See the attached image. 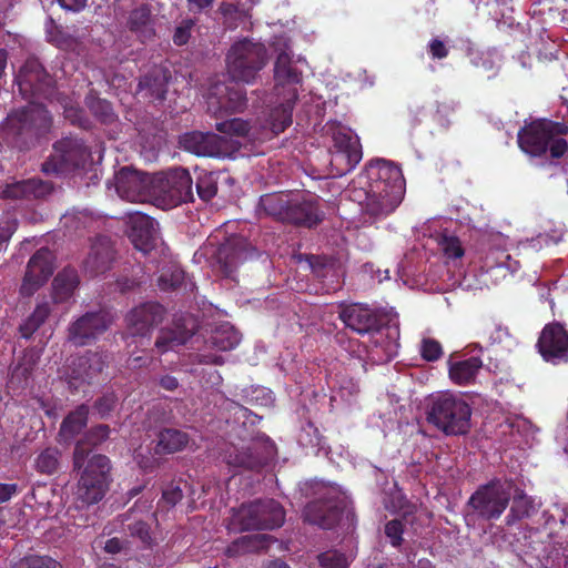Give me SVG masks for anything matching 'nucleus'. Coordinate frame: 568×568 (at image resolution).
Wrapping results in <instances>:
<instances>
[{
	"label": "nucleus",
	"mask_w": 568,
	"mask_h": 568,
	"mask_svg": "<svg viewBox=\"0 0 568 568\" xmlns=\"http://www.w3.org/2000/svg\"><path fill=\"white\" fill-rule=\"evenodd\" d=\"M364 212L374 219H383L393 213L402 203L406 183L402 169L392 161L375 159L354 180Z\"/></svg>",
	"instance_id": "obj_1"
},
{
	"label": "nucleus",
	"mask_w": 568,
	"mask_h": 568,
	"mask_svg": "<svg viewBox=\"0 0 568 568\" xmlns=\"http://www.w3.org/2000/svg\"><path fill=\"white\" fill-rule=\"evenodd\" d=\"M53 124L49 110L38 102L12 110L6 118L1 135L11 149L26 152L47 139Z\"/></svg>",
	"instance_id": "obj_2"
},
{
	"label": "nucleus",
	"mask_w": 568,
	"mask_h": 568,
	"mask_svg": "<svg viewBox=\"0 0 568 568\" xmlns=\"http://www.w3.org/2000/svg\"><path fill=\"white\" fill-rule=\"evenodd\" d=\"M257 211L277 222L305 229H313L324 220L318 199L300 192L263 194Z\"/></svg>",
	"instance_id": "obj_3"
},
{
	"label": "nucleus",
	"mask_w": 568,
	"mask_h": 568,
	"mask_svg": "<svg viewBox=\"0 0 568 568\" xmlns=\"http://www.w3.org/2000/svg\"><path fill=\"white\" fill-rule=\"evenodd\" d=\"M518 148L529 158L549 156V165L568 155V123L547 118L535 119L517 133Z\"/></svg>",
	"instance_id": "obj_4"
},
{
	"label": "nucleus",
	"mask_w": 568,
	"mask_h": 568,
	"mask_svg": "<svg viewBox=\"0 0 568 568\" xmlns=\"http://www.w3.org/2000/svg\"><path fill=\"white\" fill-rule=\"evenodd\" d=\"M339 320L345 324L346 327L353 332L364 335L371 334L374 338L375 349L368 351L367 347L361 344L357 339L348 341V351L353 357L363 361V355L367 354L369 359L374 363L388 362L392 358L390 347L392 344L388 342L386 346H381L383 354L378 353L379 341L382 334L379 332L383 326L382 318L379 315L363 304L354 303L346 305L339 312Z\"/></svg>",
	"instance_id": "obj_5"
},
{
	"label": "nucleus",
	"mask_w": 568,
	"mask_h": 568,
	"mask_svg": "<svg viewBox=\"0 0 568 568\" xmlns=\"http://www.w3.org/2000/svg\"><path fill=\"white\" fill-rule=\"evenodd\" d=\"M471 408L459 396L443 393L430 398L427 422L448 436L465 435L470 429Z\"/></svg>",
	"instance_id": "obj_6"
},
{
	"label": "nucleus",
	"mask_w": 568,
	"mask_h": 568,
	"mask_svg": "<svg viewBox=\"0 0 568 568\" xmlns=\"http://www.w3.org/2000/svg\"><path fill=\"white\" fill-rule=\"evenodd\" d=\"M267 63V51L263 43L243 39L227 52L226 68L233 81L254 83Z\"/></svg>",
	"instance_id": "obj_7"
},
{
	"label": "nucleus",
	"mask_w": 568,
	"mask_h": 568,
	"mask_svg": "<svg viewBox=\"0 0 568 568\" xmlns=\"http://www.w3.org/2000/svg\"><path fill=\"white\" fill-rule=\"evenodd\" d=\"M285 521V510L275 499H256L234 510L231 525L241 531L273 530Z\"/></svg>",
	"instance_id": "obj_8"
},
{
	"label": "nucleus",
	"mask_w": 568,
	"mask_h": 568,
	"mask_svg": "<svg viewBox=\"0 0 568 568\" xmlns=\"http://www.w3.org/2000/svg\"><path fill=\"white\" fill-rule=\"evenodd\" d=\"M514 485L511 479L494 478L478 486L467 506L483 520H497L509 505Z\"/></svg>",
	"instance_id": "obj_9"
},
{
	"label": "nucleus",
	"mask_w": 568,
	"mask_h": 568,
	"mask_svg": "<svg viewBox=\"0 0 568 568\" xmlns=\"http://www.w3.org/2000/svg\"><path fill=\"white\" fill-rule=\"evenodd\" d=\"M111 462L105 455H93L84 466L78 481L75 498L82 506L100 503L110 488Z\"/></svg>",
	"instance_id": "obj_10"
},
{
	"label": "nucleus",
	"mask_w": 568,
	"mask_h": 568,
	"mask_svg": "<svg viewBox=\"0 0 568 568\" xmlns=\"http://www.w3.org/2000/svg\"><path fill=\"white\" fill-rule=\"evenodd\" d=\"M320 497L310 501L303 510L304 521L316 525L323 529L334 528L344 513V501L333 486L322 481L312 485Z\"/></svg>",
	"instance_id": "obj_11"
},
{
	"label": "nucleus",
	"mask_w": 568,
	"mask_h": 568,
	"mask_svg": "<svg viewBox=\"0 0 568 568\" xmlns=\"http://www.w3.org/2000/svg\"><path fill=\"white\" fill-rule=\"evenodd\" d=\"M328 132L334 148L331 164L336 166L337 175H344L351 172L363 158L359 138L339 122L329 123Z\"/></svg>",
	"instance_id": "obj_12"
},
{
	"label": "nucleus",
	"mask_w": 568,
	"mask_h": 568,
	"mask_svg": "<svg viewBox=\"0 0 568 568\" xmlns=\"http://www.w3.org/2000/svg\"><path fill=\"white\" fill-rule=\"evenodd\" d=\"M16 83L23 99L53 101L58 95L53 78L36 58L24 62L16 77Z\"/></svg>",
	"instance_id": "obj_13"
},
{
	"label": "nucleus",
	"mask_w": 568,
	"mask_h": 568,
	"mask_svg": "<svg viewBox=\"0 0 568 568\" xmlns=\"http://www.w3.org/2000/svg\"><path fill=\"white\" fill-rule=\"evenodd\" d=\"M53 149L54 155L42 163V172L45 174H58L81 168L89 156L87 146L78 138H63L53 144Z\"/></svg>",
	"instance_id": "obj_14"
},
{
	"label": "nucleus",
	"mask_w": 568,
	"mask_h": 568,
	"mask_svg": "<svg viewBox=\"0 0 568 568\" xmlns=\"http://www.w3.org/2000/svg\"><path fill=\"white\" fill-rule=\"evenodd\" d=\"M207 111L216 119L243 112L247 106L246 91L234 83H214L207 93Z\"/></svg>",
	"instance_id": "obj_15"
},
{
	"label": "nucleus",
	"mask_w": 568,
	"mask_h": 568,
	"mask_svg": "<svg viewBox=\"0 0 568 568\" xmlns=\"http://www.w3.org/2000/svg\"><path fill=\"white\" fill-rule=\"evenodd\" d=\"M111 323L112 317L105 310L87 312L69 325L68 341L75 346L90 345L108 331Z\"/></svg>",
	"instance_id": "obj_16"
},
{
	"label": "nucleus",
	"mask_w": 568,
	"mask_h": 568,
	"mask_svg": "<svg viewBox=\"0 0 568 568\" xmlns=\"http://www.w3.org/2000/svg\"><path fill=\"white\" fill-rule=\"evenodd\" d=\"M54 272V255L48 247L39 248L29 260L20 285L22 297H31L52 276Z\"/></svg>",
	"instance_id": "obj_17"
},
{
	"label": "nucleus",
	"mask_w": 568,
	"mask_h": 568,
	"mask_svg": "<svg viewBox=\"0 0 568 568\" xmlns=\"http://www.w3.org/2000/svg\"><path fill=\"white\" fill-rule=\"evenodd\" d=\"M166 316V308L159 302H144L125 315L126 329L131 336L150 337Z\"/></svg>",
	"instance_id": "obj_18"
},
{
	"label": "nucleus",
	"mask_w": 568,
	"mask_h": 568,
	"mask_svg": "<svg viewBox=\"0 0 568 568\" xmlns=\"http://www.w3.org/2000/svg\"><path fill=\"white\" fill-rule=\"evenodd\" d=\"M542 359L554 365L568 362V331L559 322L545 325L536 344Z\"/></svg>",
	"instance_id": "obj_19"
},
{
	"label": "nucleus",
	"mask_w": 568,
	"mask_h": 568,
	"mask_svg": "<svg viewBox=\"0 0 568 568\" xmlns=\"http://www.w3.org/2000/svg\"><path fill=\"white\" fill-rule=\"evenodd\" d=\"M277 53L274 64V79L276 85H296L302 82V72L293 65V51L291 39L286 34L275 36L271 43Z\"/></svg>",
	"instance_id": "obj_20"
},
{
	"label": "nucleus",
	"mask_w": 568,
	"mask_h": 568,
	"mask_svg": "<svg viewBox=\"0 0 568 568\" xmlns=\"http://www.w3.org/2000/svg\"><path fill=\"white\" fill-rule=\"evenodd\" d=\"M275 446L270 439L253 442L241 449H234L227 455V464L248 470H260L274 457Z\"/></svg>",
	"instance_id": "obj_21"
},
{
	"label": "nucleus",
	"mask_w": 568,
	"mask_h": 568,
	"mask_svg": "<svg viewBox=\"0 0 568 568\" xmlns=\"http://www.w3.org/2000/svg\"><path fill=\"white\" fill-rule=\"evenodd\" d=\"M150 176L124 166L115 174V190L119 196L129 202H145L150 197Z\"/></svg>",
	"instance_id": "obj_22"
},
{
	"label": "nucleus",
	"mask_w": 568,
	"mask_h": 568,
	"mask_svg": "<svg viewBox=\"0 0 568 568\" xmlns=\"http://www.w3.org/2000/svg\"><path fill=\"white\" fill-rule=\"evenodd\" d=\"M161 191L175 204L193 201L192 178L184 168H172L158 178Z\"/></svg>",
	"instance_id": "obj_23"
},
{
	"label": "nucleus",
	"mask_w": 568,
	"mask_h": 568,
	"mask_svg": "<svg viewBox=\"0 0 568 568\" xmlns=\"http://www.w3.org/2000/svg\"><path fill=\"white\" fill-rule=\"evenodd\" d=\"M179 144L181 149L196 156L220 158L224 153L222 139L210 132H186L180 136Z\"/></svg>",
	"instance_id": "obj_24"
},
{
	"label": "nucleus",
	"mask_w": 568,
	"mask_h": 568,
	"mask_svg": "<svg viewBox=\"0 0 568 568\" xmlns=\"http://www.w3.org/2000/svg\"><path fill=\"white\" fill-rule=\"evenodd\" d=\"M155 224V220L144 213L134 212L129 215L128 235L136 250L148 253L154 248Z\"/></svg>",
	"instance_id": "obj_25"
},
{
	"label": "nucleus",
	"mask_w": 568,
	"mask_h": 568,
	"mask_svg": "<svg viewBox=\"0 0 568 568\" xmlns=\"http://www.w3.org/2000/svg\"><path fill=\"white\" fill-rule=\"evenodd\" d=\"M172 80V73L164 65H154L144 73L138 84V91L153 101H164L166 98L169 84Z\"/></svg>",
	"instance_id": "obj_26"
},
{
	"label": "nucleus",
	"mask_w": 568,
	"mask_h": 568,
	"mask_svg": "<svg viewBox=\"0 0 568 568\" xmlns=\"http://www.w3.org/2000/svg\"><path fill=\"white\" fill-rule=\"evenodd\" d=\"M114 260V250L111 240L106 236H97L90 252L83 262L85 272L91 276L103 274L111 268Z\"/></svg>",
	"instance_id": "obj_27"
},
{
	"label": "nucleus",
	"mask_w": 568,
	"mask_h": 568,
	"mask_svg": "<svg viewBox=\"0 0 568 568\" xmlns=\"http://www.w3.org/2000/svg\"><path fill=\"white\" fill-rule=\"evenodd\" d=\"M245 246L242 239H231L219 246L215 258L219 270L225 277H230L237 266L246 260Z\"/></svg>",
	"instance_id": "obj_28"
},
{
	"label": "nucleus",
	"mask_w": 568,
	"mask_h": 568,
	"mask_svg": "<svg viewBox=\"0 0 568 568\" xmlns=\"http://www.w3.org/2000/svg\"><path fill=\"white\" fill-rule=\"evenodd\" d=\"M190 442L187 433L172 427H162L155 433V438L152 440L153 455L164 456L182 452L186 448Z\"/></svg>",
	"instance_id": "obj_29"
},
{
	"label": "nucleus",
	"mask_w": 568,
	"mask_h": 568,
	"mask_svg": "<svg viewBox=\"0 0 568 568\" xmlns=\"http://www.w3.org/2000/svg\"><path fill=\"white\" fill-rule=\"evenodd\" d=\"M53 190L52 182L33 178L8 185L3 191V195L9 199H42L50 195Z\"/></svg>",
	"instance_id": "obj_30"
},
{
	"label": "nucleus",
	"mask_w": 568,
	"mask_h": 568,
	"mask_svg": "<svg viewBox=\"0 0 568 568\" xmlns=\"http://www.w3.org/2000/svg\"><path fill=\"white\" fill-rule=\"evenodd\" d=\"M111 429L105 424H99L91 427L82 439H80L73 452L74 468H81L90 453V446L94 447L101 445L110 437Z\"/></svg>",
	"instance_id": "obj_31"
},
{
	"label": "nucleus",
	"mask_w": 568,
	"mask_h": 568,
	"mask_svg": "<svg viewBox=\"0 0 568 568\" xmlns=\"http://www.w3.org/2000/svg\"><path fill=\"white\" fill-rule=\"evenodd\" d=\"M483 361L479 356H470L465 359L448 362V376L458 386H468L475 383Z\"/></svg>",
	"instance_id": "obj_32"
},
{
	"label": "nucleus",
	"mask_w": 568,
	"mask_h": 568,
	"mask_svg": "<svg viewBox=\"0 0 568 568\" xmlns=\"http://www.w3.org/2000/svg\"><path fill=\"white\" fill-rule=\"evenodd\" d=\"M78 372L73 371V378L91 384L106 367V356L99 352H89L73 362Z\"/></svg>",
	"instance_id": "obj_33"
},
{
	"label": "nucleus",
	"mask_w": 568,
	"mask_h": 568,
	"mask_svg": "<svg viewBox=\"0 0 568 568\" xmlns=\"http://www.w3.org/2000/svg\"><path fill=\"white\" fill-rule=\"evenodd\" d=\"M89 412V406L81 404L64 417L59 429V436L64 443L72 442L87 427Z\"/></svg>",
	"instance_id": "obj_34"
},
{
	"label": "nucleus",
	"mask_w": 568,
	"mask_h": 568,
	"mask_svg": "<svg viewBox=\"0 0 568 568\" xmlns=\"http://www.w3.org/2000/svg\"><path fill=\"white\" fill-rule=\"evenodd\" d=\"M80 283L78 272L72 267H64L52 282V300L55 304L70 300Z\"/></svg>",
	"instance_id": "obj_35"
},
{
	"label": "nucleus",
	"mask_w": 568,
	"mask_h": 568,
	"mask_svg": "<svg viewBox=\"0 0 568 568\" xmlns=\"http://www.w3.org/2000/svg\"><path fill=\"white\" fill-rule=\"evenodd\" d=\"M296 99L297 93L294 90L292 98L270 111L266 123L273 135L284 132L292 124V114Z\"/></svg>",
	"instance_id": "obj_36"
},
{
	"label": "nucleus",
	"mask_w": 568,
	"mask_h": 568,
	"mask_svg": "<svg viewBox=\"0 0 568 568\" xmlns=\"http://www.w3.org/2000/svg\"><path fill=\"white\" fill-rule=\"evenodd\" d=\"M192 333L181 327H164L159 331L154 347L159 354H165L178 346L186 344Z\"/></svg>",
	"instance_id": "obj_37"
},
{
	"label": "nucleus",
	"mask_w": 568,
	"mask_h": 568,
	"mask_svg": "<svg viewBox=\"0 0 568 568\" xmlns=\"http://www.w3.org/2000/svg\"><path fill=\"white\" fill-rule=\"evenodd\" d=\"M241 342L240 333L229 323L222 324L216 327L209 339L206 345L221 352L234 349Z\"/></svg>",
	"instance_id": "obj_38"
},
{
	"label": "nucleus",
	"mask_w": 568,
	"mask_h": 568,
	"mask_svg": "<svg viewBox=\"0 0 568 568\" xmlns=\"http://www.w3.org/2000/svg\"><path fill=\"white\" fill-rule=\"evenodd\" d=\"M535 513L536 506L534 499L527 496L524 490H520L513 497L509 513L505 518L506 525L511 527L525 518H530Z\"/></svg>",
	"instance_id": "obj_39"
},
{
	"label": "nucleus",
	"mask_w": 568,
	"mask_h": 568,
	"mask_svg": "<svg viewBox=\"0 0 568 568\" xmlns=\"http://www.w3.org/2000/svg\"><path fill=\"white\" fill-rule=\"evenodd\" d=\"M51 314V306L48 302L37 304L33 312L20 325L19 331L23 338H30L47 321Z\"/></svg>",
	"instance_id": "obj_40"
},
{
	"label": "nucleus",
	"mask_w": 568,
	"mask_h": 568,
	"mask_svg": "<svg viewBox=\"0 0 568 568\" xmlns=\"http://www.w3.org/2000/svg\"><path fill=\"white\" fill-rule=\"evenodd\" d=\"M85 104L93 116L101 123L109 124L116 119L112 104L105 99L89 95L87 98Z\"/></svg>",
	"instance_id": "obj_41"
},
{
	"label": "nucleus",
	"mask_w": 568,
	"mask_h": 568,
	"mask_svg": "<svg viewBox=\"0 0 568 568\" xmlns=\"http://www.w3.org/2000/svg\"><path fill=\"white\" fill-rule=\"evenodd\" d=\"M216 131L230 136L246 138L250 136L251 125L247 121L233 118L215 123Z\"/></svg>",
	"instance_id": "obj_42"
},
{
	"label": "nucleus",
	"mask_w": 568,
	"mask_h": 568,
	"mask_svg": "<svg viewBox=\"0 0 568 568\" xmlns=\"http://www.w3.org/2000/svg\"><path fill=\"white\" fill-rule=\"evenodd\" d=\"M59 466V450L57 448H45L36 459V469L45 475H52Z\"/></svg>",
	"instance_id": "obj_43"
},
{
	"label": "nucleus",
	"mask_w": 568,
	"mask_h": 568,
	"mask_svg": "<svg viewBox=\"0 0 568 568\" xmlns=\"http://www.w3.org/2000/svg\"><path fill=\"white\" fill-rule=\"evenodd\" d=\"M196 192L204 202L211 201L217 193V181L214 173H203L197 176Z\"/></svg>",
	"instance_id": "obj_44"
},
{
	"label": "nucleus",
	"mask_w": 568,
	"mask_h": 568,
	"mask_svg": "<svg viewBox=\"0 0 568 568\" xmlns=\"http://www.w3.org/2000/svg\"><path fill=\"white\" fill-rule=\"evenodd\" d=\"M183 490L180 481H171L163 490L158 501V508L169 510L183 499Z\"/></svg>",
	"instance_id": "obj_45"
},
{
	"label": "nucleus",
	"mask_w": 568,
	"mask_h": 568,
	"mask_svg": "<svg viewBox=\"0 0 568 568\" xmlns=\"http://www.w3.org/2000/svg\"><path fill=\"white\" fill-rule=\"evenodd\" d=\"M151 21V9L146 3L131 10L128 19V27L131 31L138 32L143 30Z\"/></svg>",
	"instance_id": "obj_46"
},
{
	"label": "nucleus",
	"mask_w": 568,
	"mask_h": 568,
	"mask_svg": "<svg viewBox=\"0 0 568 568\" xmlns=\"http://www.w3.org/2000/svg\"><path fill=\"white\" fill-rule=\"evenodd\" d=\"M321 568H348L349 561L346 555L336 549H328L317 556Z\"/></svg>",
	"instance_id": "obj_47"
},
{
	"label": "nucleus",
	"mask_w": 568,
	"mask_h": 568,
	"mask_svg": "<svg viewBox=\"0 0 568 568\" xmlns=\"http://www.w3.org/2000/svg\"><path fill=\"white\" fill-rule=\"evenodd\" d=\"M128 531L132 538L140 540L144 548H152L154 538L152 537L151 527L143 520H138L128 525Z\"/></svg>",
	"instance_id": "obj_48"
},
{
	"label": "nucleus",
	"mask_w": 568,
	"mask_h": 568,
	"mask_svg": "<svg viewBox=\"0 0 568 568\" xmlns=\"http://www.w3.org/2000/svg\"><path fill=\"white\" fill-rule=\"evenodd\" d=\"M14 568H63L62 565L49 556L29 555L19 560Z\"/></svg>",
	"instance_id": "obj_49"
},
{
	"label": "nucleus",
	"mask_w": 568,
	"mask_h": 568,
	"mask_svg": "<svg viewBox=\"0 0 568 568\" xmlns=\"http://www.w3.org/2000/svg\"><path fill=\"white\" fill-rule=\"evenodd\" d=\"M118 404V396L114 392L105 393L98 397L93 404V409L101 419L110 416Z\"/></svg>",
	"instance_id": "obj_50"
},
{
	"label": "nucleus",
	"mask_w": 568,
	"mask_h": 568,
	"mask_svg": "<svg viewBox=\"0 0 568 568\" xmlns=\"http://www.w3.org/2000/svg\"><path fill=\"white\" fill-rule=\"evenodd\" d=\"M439 246L448 258H460L465 253L457 236L444 234L439 240Z\"/></svg>",
	"instance_id": "obj_51"
},
{
	"label": "nucleus",
	"mask_w": 568,
	"mask_h": 568,
	"mask_svg": "<svg viewBox=\"0 0 568 568\" xmlns=\"http://www.w3.org/2000/svg\"><path fill=\"white\" fill-rule=\"evenodd\" d=\"M404 524L400 519H392L385 525V535L393 547L398 548L403 544Z\"/></svg>",
	"instance_id": "obj_52"
},
{
	"label": "nucleus",
	"mask_w": 568,
	"mask_h": 568,
	"mask_svg": "<svg viewBox=\"0 0 568 568\" xmlns=\"http://www.w3.org/2000/svg\"><path fill=\"white\" fill-rule=\"evenodd\" d=\"M420 355L427 362H436L443 355V348L438 341L424 338L420 347Z\"/></svg>",
	"instance_id": "obj_53"
},
{
	"label": "nucleus",
	"mask_w": 568,
	"mask_h": 568,
	"mask_svg": "<svg viewBox=\"0 0 568 568\" xmlns=\"http://www.w3.org/2000/svg\"><path fill=\"white\" fill-rule=\"evenodd\" d=\"M427 52L433 60H443L448 57L449 48L439 38H433L427 44Z\"/></svg>",
	"instance_id": "obj_54"
},
{
	"label": "nucleus",
	"mask_w": 568,
	"mask_h": 568,
	"mask_svg": "<svg viewBox=\"0 0 568 568\" xmlns=\"http://www.w3.org/2000/svg\"><path fill=\"white\" fill-rule=\"evenodd\" d=\"M187 11L192 14L207 13L214 4V0H185Z\"/></svg>",
	"instance_id": "obj_55"
},
{
	"label": "nucleus",
	"mask_w": 568,
	"mask_h": 568,
	"mask_svg": "<svg viewBox=\"0 0 568 568\" xmlns=\"http://www.w3.org/2000/svg\"><path fill=\"white\" fill-rule=\"evenodd\" d=\"M140 284L141 282L138 278L126 275L119 276L115 281L116 288L123 294L134 291Z\"/></svg>",
	"instance_id": "obj_56"
},
{
	"label": "nucleus",
	"mask_w": 568,
	"mask_h": 568,
	"mask_svg": "<svg viewBox=\"0 0 568 568\" xmlns=\"http://www.w3.org/2000/svg\"><path fill=\"white\" fill-rule=\"evenodd\" d=\"M193 27V21H186L185 26H180L175 29L173 34V42L176 45L185 44L191 36V28Z\"/></svg>",
	"instance_id": "obj_57"
},
{
	"label": "nucleus",
	"mask_w": 568,
	"mask_h": 568,
	"mask_svg": "<svg viewBox=\"0 0 568 568\" xmlns=\"http://www.w3.org/2000/svg\"><path fill=\"white\" fill-rule=\"evenodd\" d=\"M160 286L162 290H174L180 286L183 281V272L176 271L171 274L170 281L168 280L166 274H162L160 276Z\"/></svg>",
	"instance_id": "obj_58"
},
{
	"label": "nucleus",
	"mask_w": 568,
	"mask_h": 568,
	"mask_svg": "<svg viewBox=\"0 0 568 568\" xmlns=\"http://www.w3.org/2000/svg\"><path fill=\"white\" fill-rule=\"evenodd\" d=\"M64 118L68 119L72 124L84 126L83 111L77 106H65Z\"/></svg>",
	"instance_id": "obj_59"
},
{
	"label": "nucleus",
	"mask_w": 568,
	"mask_h": 568,
	"mask_svg": "<svg viewBox=\"0 0 568 568\" xmlns=\"http://www.w3.org/2000/svg\"><path fill=\"white\" fill-rule=\"evenodd\" d=\"M136 462L144 473H152L159 466V459L154 456L149 457L139 454L136 456Z\"/></svg>",
	"instance_id": "obj_60"
},
{
	"label": "nucleus",
	"mask_w": 568,
	"mask_h": 568,
	"mask_svg": "<svg viewBox=\"0 0 568 568\" xmlns=\"http://www.w3.org/2000/svg\"><path fill=\"white\" fill-rule=\"evenodd\" d=\"M123 549H124V541H122L118 537L108 539L103 546V550L111 555H116V554L121 552Z\"/></svg>",
	"instance_id": "obj_61"
},
{
	"label": "nucleus",
	"mask_w": 568,
	"mask_h": 568,
	"mask_svg": "<svg viewBox=\"0 0 568 568\" xmlns=\"http://www.w3.org/2000/svg\"><path fill=\"white\" fill-rule=\"evenodd\" d=\"M18 493L17 484H2L0 483V504L6 503Z\"/></svg>",
	"instance_id": "obj_62"
},
{
	"label": "nucleus",
	"mask_w": 568,
	"mask_h": 568,
	"mask_svg": "<svg viewBox=\"0 0 568 568\" xmlns=\"http://www.w3.org/2000/svg\"><path fill=\"white\" fill-rule=\"evenodd\" d=\"M57 1L63 9L70 10L73 12H79L85 8L88 0H57Z\"/></svg>",
	"instance_id": "obj_63"
},
{
	"label": "nucleus",
	"mask_w": 568,
	"mask_h": 568,
	"mask_svg": "<svg viewBox=\"0 0 568 568\" xmlns=\"http://www.w3.org/2000/svg\"><path fill=\"white\" fill-rule=\"evenodd\" d=\"M159 385L165 390L173 392L179 387V381L172 375H164L160 378Z\"/></svg>",
	"instance_id": "obj_64"
}]
</instances>
